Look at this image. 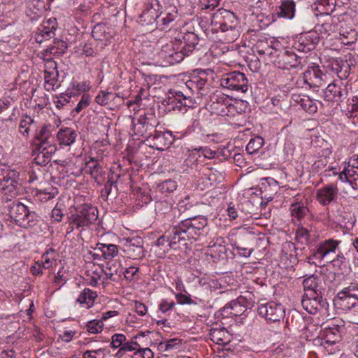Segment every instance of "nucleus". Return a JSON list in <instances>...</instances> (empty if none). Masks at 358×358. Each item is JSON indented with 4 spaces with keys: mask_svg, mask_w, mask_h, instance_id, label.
I'll return each mask as SVG.
<instances>
[{
    "mask_svg": "<svg viewBox=\"0 0 358 358\" xmlns=\"http://www.w3.org/2000/svg\"><path fill=\"white\" fill-rule=\"evenodd\" d=\"M237 24L236 15L228 10L219 9L212 16V31L214 33L219 31L225 33L224 39L229 43L234 42L238 37Z\"/></svg>",
    "mask_w": 358,
    "mask_h": 358,
    "instance_id": "1",
    "label": "nucleus"
},
{
    "mask_svg": "<svg viewBox=\"0 0 358 358\" xmlns=\"http://www.w3.org/2000/svg\"><path fill=\"white\" fill-rule=\"evenodd\" d=\"M98 218V210L91 204L84 203L77 206L75 212L72 213L69 219V233L72 232L74 229H84L89 227Z\"/></svg>",
    "mask_w": 358,
    "mask_h": 358,
    "instance_id": "2",
    "label": "nucleus"
},
{
    "mask_svg": "<svg viewBox=\"0 0 358 358\" xmlns=\"http://www.w3.org/2000/svg\"><path fill=\"white\" fill-rule=\"evenodd\" d=\"M9 215L13 222L24 228L33 227L38 222V215L34 211H30L22 203H13L10 208Z\"/></svg>",
    "mask_w": 358,
    "mask_h": 358,
    "instance_id": "3",
    "label": "nucleus"
},
{
    "mask_svg": "<svg viewBox=\"0 0 358 358\" xmlns=\"http://www.w3.org/2000/svg\"><path fill=\"white\" fill-rule=\"evenodd\" d=\"M158 122L152 113L140 115L138 119H132L133 131L136 136L146 138L147 141L155 131Z\"/></svg>",
    "mask_w": 358,
    "mask_h": 358,
    "instance_id": "4",
    "label": "nucleus"
},
{
    "mask_svg": "<svg viewBox=\"0 0 358 358\" xmlns=\"http://www.w3.org/2000/svg\"><path fill=\"white\" fill-rule=\"evenodd\" d=\"M177 43L171 42L162 45L157 53V62L160 66H167L181 62L185 54L180 51Z\"/></svg>",
    "mask_w": 358,
    "mask_h": 358,
    "instance_id": "5",
    "label": "nucleus"
},
{
    "mask_svg": "<svg viewBox=\"0 0 358 358\" xmlns=\"http://www.w3.org/2000/svg\"><path fill=\"white\" fill-rule=\"evenodd\" d=\"M209 107L212 113L220 116H234L236 113L232 100L224 94L211 96Z\"/></svg>",
    "mask_w": 358,
    "mask_h": 358,
    "instance_id": "6",
    "label": "nucleus"
},
{
    "mask_svg": "<svg viewBox=\"0 0 358 358\" xmlns=\"http://www.w3.org/2000/svg\"><path fill=\"white\" fill-rule=\"evenodd\" d=\"M220 85L229 90L245 93L248 90V80L245 75L240 71H233L222 76Z\"/></svg>",
    "mask_w": 358,
    "mask_h": 358,
    "instance_id": "7",
    "label": "nucleus"
},
{
    "mask_svg": "<svg viewBox=\"0 0 358 358\" xmlns=\"http://www.w3.org/2000/svg\"><path fill=\"white\" fill-rule=\"evenodd\" d=\"M341 243V240L334 238H328L319 242L311 250L312 257L307 258L308 262H310L312 257L320 262L329 258L331 254L336 253Z\"/></svg>",
    "mask_w": 358,
    "mask_h": 358,
    "instance_id": "8",
    "label": "nucleus"
},
{
    "mask_svg": "<svg viewBox=\"0 0 358 358\" xmlns=\"http://www.w3.org/2000/svg\"><path fill=\"white\" fill-rule=\"evenodd\" d=\"M207 223L206 219H185L179 223L180 230L183 232L182 236H185L187 240H196L204 232Z\"/></svg>",
    "mask_w": 358,
    "mask_h": 358,
    "instance_id": "9",
    "label": "nucleus"
},
{
    "mask_svg": "<svg viewBox=\"0 0 358 358\" xmlns=\"http://www.w3.org/2000/svg\"><path fill=\"white\" fill-rule=\"evenodd\" d=\"M160 5L158 0H149L144 5L142 13L139 16V22L143 25L159 24V17L162 15Z\"/></svg>",
    "mask_w": 358,
    "mask_h": 358,
    "instance_id": "10",
    "label": "nucleus"
},
{
    "mask_svg": "<svg viewBox=\"0 0 358 358\" xmlns=\"http://www.w3.org/2000/svg\"><path fill=\"white\" fill-rule=\"evenodd\" d=\"M19 176V173L15 170L8 173L6 178L0 182V192L12 198L17 196L21 188Z\"/></svg>",
    "mask_w": 358,
    "mask_h": 358,
    "instance_id": "11",
    "label": "nucleus"
},
{
    "mask_svg": "<svg viewBox=\"0 0 358 358\" xmlns=\"http://www.w3.org/2000/svg\"><path fill=\"white\" fill-rule=\"evenodd\" d=\"M185 1L189 3V8L187 9L180 7V10H178L177 7L174 5H169L166 8L164 13H162V15L159 17V26L162 27L161 29H164L166 27H168L171 22L178 19L180 15L192 14V6L190 1L185 0Z\"/></svg>",
    "mask_w": 358,
    "mask_h": 358,
    "instance_id": "12",
    "label": "nucleus"
},
{
    "mask_svg": "<svg viewBox=\"0 0 358 358\" xmlns=\"http://www.w3.org/2000/svg\"><path fill=\"white\" fill-rule=\"evenodd\" d=\"M341 339V333L338 326L333 325L324 328L315 340V344L327 348L329 346L336 344Z\"/></svg>",
    "mask_w": 358,
    "mask_h": 358,
    "instance_id": "13",
    "label": "nucleus"
},
{
    "mask_svg": "<svg viewBox=\"0 0 358 358\" xmlns=\"http://www.w3.org/2000/svg\"><path fill=\"white\" fill-rule=\"evenodd\" d=\"M258 313L267 321L275 322L283 317L285 310L280 304L269 302L259 306Z\"/></svg>",
    "mask_w": 358,
    "mask_h": 358,
    "instance_id": "14",
    "label": "nucleus"
},
{
    "mask_svg": "<svg viewBox=\"0 0 358 358\" xmlns=\"http://www.w3.org/2000/svg\"><path fill=\"white\" fill-rule=\"evenodd\" d=\"M275 56L276 57L275 64L282 69L295 68L301 63V57L292 50H283Z\"/></svg>",
    "mask_w": 358,
    "mask_h": 358,
    "instance_id": "15",
    "label": "nucleus"
},
{
    "mask_svg": "<svg viewBox=\"0 0 358 358\" xmlns=\"http://www.w3.org/2000/svg\"><path fill=\"white\" fill-rule=\"evenodd\" d=\"M199 37L194 32L180 34L175 38L176 43L180 47V51H182L185 56H187L195 49L199 43Z\"/></svg>",
    "mask_w": 358,
    "mask_h": 358,
    "instance_id": "16",
    "label": "nucleus"
},
{
    "mask_svg": "<svg viewBox=\"0 0 358 358\" xmlns=\"http://www.w3.org/2000/svg\"><path fill=\"white\" fill-rule=\"evenodd\" d=\"M143 243V239L139 236L127 238L124 244V252L131 259H141L145 255Z\"/></svg>",
    "mask_w": 358,
    "mask_h": 358,
    "instance_id": "17",
    "label": "nucleus"
},
{
    "mask_svg": "<svg viewBox=\"0 0 358 358\" xmlns=\"http://www.w3.org/2000/svg\"><path fill=\"white\" fill-rule=\"evenodd\" d=\"M173 141L172 133L169 131L164 132L156 130L152 136L148 138L149 145L158 150H164L172 144Z\"/></svg>",
    "mask_w": 358,
    "mask_h": 358,
    "instance_id": "18",
    "label": "nucleus"
},
{
    "mask_svg": "<svg viewBox=\"0 0 358 358\" xmlns=\"http://www.w3.org/2000/svg\"><path fill=\"white\" fill-rule=\"evenodd\" d=\"M301 305L304 310L310 314H315L322 310H327L328 303L326 299H324L322 294L317 296L306 297V295L303 296L301 300Z\"/></svg>",
    "mask_w": 358,
    "mask_h": 358,
    "instance_id": "19",
    "label": "nucleus"
},
{
    "mask_svg": "<svg viewBox=\"0 0 358 358\" xmlns=\"http://www.w3.org/2000/svg\"><path fill=\"white\" fill-rule=\"evenodd\" d=\"M61 48L56 46H51L43 52V60L45 61V70L44 73H48L50 72H58L57 64L55 61L50 57L52 55H60L64 52V50L67 48L66 43L64 41L61 42Z\"/></svg>",
    "mask_w": 358,
    "mask_h": 358,
    "instance_id": "20",
    "label": "nucleus"
},
{
    "mask_svg": "<svg viewBox=\"0 0 358 358\" xmlns=\"http://www.w3.org/2000/svg\"><path fill=\"white\" fill-rule=\"evenodd\" d=\"M338 189L336 185H327L317 190V201L322 206H328L336 201L338 197Z\"/></svg>",
    "mask_w": 358,
    "mask_h": 358,
    "instance_id": "21",
    "label": "nucleus"
},
{
    "mask_svg": "<svg viewBox=\"0 0 358 358\" xmlns=\"http://www.w3.org/2000/svg\"><path fill=\"white\" fill-rule=\"evenodd\" d=\"M348 96V90L345 87L331 83L328 85L324 91V98L327 101L331 102H341Z\"/></svg>",
    "mask_w": 358,
    "mask_h": 358,
    "instance_id": "22",
    "label": "nucleus"
},
{
    "mask_svg": "<svg viewBox=\"0 0 358 358\" xmlns=\"http://www.w3.org/2000/svg\"><path fill=\"white\" fill-rule=\"evenodd\" d=\"M37 152L34 157L36 164L45 166L51 161L52 155L56 152V145L36 146Z\"/></svg>",
    "mask_w": 358,
    "mask_h": 358,
    "instance_id": "23",
    "label": "nucleus"
},
{
    "mask_svg": "<svg viewBox=\"0 0 358 358\" xmlns=\"http://www.w3.org/2000/svg\"><path fill=\"white\" fill-rule=\"evenodd\" d=\"M86 168L98 185H101L103 182L105 171L96 159L91 157L86 162Z\"/></svg>",
    "mask_w": 358,
    "mask_h": 358,
    "instance_id": "24",
    "label": "nucleus"
},
{
    "mask_svg": "<svg viewBox=\"0 0 358 358\" xmlns=\"http://www.w3.org/2000/svg\"><path fill=\"white\" fill-rule=\"evenodd\" d=\"M325 76L318 68L313 67L306 70L303 73V80L310 87H320L322 84L323 77Z\"/></svg>",
    "mask_w": 358,
    "mask_h": 358,
    "instance_id": "25",
    "label": "nucleus"
},
{
    "mask_svg": "<svg viewBox=\"0 0 358 358\" xmlns=\"http://www.w3.org/2000/svg\"><path fill=\"white\" fill-rule=\"evenodd\" d=\"M319 279L315 275L306 278L303 282V289L306 297L317 296L322 294L321 288L318 284Z\"/></svg>",
    "mask_w": 358,
    "mask_h": 358,
    "instance_id": "26",
    "label": "nucleus"
},
{
    "mask_svg": "<svg viewBox=\"0 0 358 358\" xmlns=\"http://www.w3.org/2000/svg\"><path fill=\"white\" fill-rule=\"evenodd\" d=\"M209 336L210 340L217 345H225L230 341V334L225 328H213Z\"/></svg>",
    "mask_w": 358,
    "mask_h": 358,
    "instance_id": "27",
    "label": "nucleus"
},
{
    "mask_svg": "<svg viewBox=\"0 0 358 358\" xmlns=\"http://www.w3.org/2000/svg\"><path fill=\"white\" fill-rule=\"evenodd\" d=\"M296 3L293 0H283L280 6L276 7V14L280 17L292 19L295 13Z\"/></svg>",
    "mask_w": 358,
    "mask_h": 358,
    "instance_id": "28",
    "label": "nucleus"
},
{
    "mask_svg": "<svg viewBox=\"0 0 358 358\" xmlns=\"http://www.w3.org/2000/svg\"><path fill=\"white\" fill-rule=\"evenodd\" d=\"M187 85L190 89H194L201 96H206L209 90V85L207 83L206 78L201 76H194L187 82Z\"/></svg>",
    "mask_w": 358,
    "mask_h": 358,
    "instance_id": "29",
    "label": "nucleus"
},
{
    "mask_svg": "<svg viewBox=\"0 0 358 358\" xmlns=\"http://www.w3.org/2000/svg\"><path fill=\"white\" fill-rule=\"evenodd\" d=\"M52 127L50 124L44 125L36 134V138L38 141L36 143V146L55 145L53 143L54 137L52 135Z\"/></svg>",
    "mask_w": 358,
    "mask_h": 358,
    "instance_id": "30",
    "label": "nucleus"
},
{
    "mask_svg": "<svg viewBox=\"0 0 358 358\" xmlns=\"http://www.w3.org/2000/svg\"><path fill=\"white\" fill-rule=\"evenodd\" d=\"M171 246L173 249H177L179 245H187V238L182 236L183 232L180 230V224L173 227L170 231H168Z\"/></svg>",
    "mask_w": 358,
    "mask_h": 358,
    "instance_id": "31",
    "label": "nucleus"
},
{
    "mask_svg": "<svg viewBox=\"0 0 358 358\" xmlns=\"http://www.w3.org/2000/svg\"><path fill=\"white\" fill-rule=\"evenodd\" d=\"M95 250L101 252V257L105 260L112 259L118 255V247L115 244H106L98 243L96 245Z\"/></svg>",
    "mask_w": 358,
    "mask_h": 358,
    "instance_id": "32",
    "label": "nucleus"
},
{
    "mask_svg": "<svg viewBox=\"0 0 358 358\" xmlns=\"http://www.w3.org/2000/svg\"><path fill=\"white\" fill-rule=\"evenodd\" d=\"M301 45H303L302 51L306 52L313 50L320 41L319 34L316 31H310L303 37L300 38Z\"/></svg>",
    "mask_w": 358,
    "mask_h": 358,
    "instance_id": "33",
    "label": "nucleus"
},
{
    "mask_svg": "<svg viewBox=\"0 0 358 358\" xmlns=\"http://www.w3.org/2000/svg\"><path fill=\"white\" fill-rule=\"evenodd\" d=\"M57 136L61 145L69 146L75 142L77 134L75 130L66 127L61 129L58 131Z\"/></svg>",
    "mask_w": 358,
    "mask_h": 358,
    "instance_id": "34",
    "label": "nucleus"
},
{
    "mask_svg": "<svg viewBox=\"0 0 358 358\" xmlns=\"http://www.w3.org/2000/svg\"><path fill=\"white\" fill-rule=\"evenodd\" d=\"M96 296L97 294L96 292H94L90 289L85 288L78 297L77 301L81 305H85V307L89 308L94 305V302Z\"/></svg>",
    "mask_w": 358,
    "mask_h": 358,
    "instance_id": "35",
    "label": "nucleus"
},
{
    "mask_svg": "<svg viewBox=\"0 0 358 358\" xmlns=\"http://www.w3.org/2000/svg\"><path fill=\"white\" fill-rule=\"evenodd\" d=\"M57 252L54 249L48 250L39 261L44 269H48L57 264Z\"/></svg>",
    "mask_w": 358,
    "mask_h": 358,
    "instance_id": "36",
    "label": "nucleus"
},
{
    "mask_svg": "<svg viewBox=\"0 0 358 358\" xmlns=\"http://www.w3.org/2000/svg\"><path fill=\"white\" fill-rule=\"evenodd\" d=\"M296 101L304 110L309 113H315L317 110V101L310 99L308 96H299Z\"/></svg>",
    "mask_w": 358,
    "mask_h": 358,
    "instance_id": "37",
    "label": "nucleus"
},
{
    "mask_svg": "<svg viewBox=\"0 0 358 358\" xmlns=\"http://www.w3.org/2000/svg\"><path fill=\"white\" fill-rule=\"evenodd\" d=\"M155 245L159 249V251H156V252H158L159 257H162L172 248L167 232L159 237Z\"/></svg>",
    "mask_w": 358,
    "mask_h": 358,
    "instance_id": "38",
    "label": "nucleus"
},
{
    "mask_svg": "<svg viewBox=\"0 0 358 358\" xmlns=\"http://www.w3.org/2000/svg\"><path fill=\"white\" fill-rule=\"evenodd\" d=\"M336 302L341 309L347 312L358 304V300H352L351 298L347 297L343 294H337Z\"/></svg>",
    "mask_w": 358,
    "mask_h": 358,
    "instance_id": "39",
    "label": "nucleus"
},
{
    "mask_svg": "<svg viewBox=\"0 0 358 358\" xmlns=\"http://www.w3.org/2000/svg\"><path fill=\"white\" fill-rule=\"evenodd\" d=\"M58 72H49L48 73H45L44 87L47 91L55 90L59 87L60 85L58 81Z\"/></svg>",
    "mask_w": 358,
    "mask_h": 358,
    "instance_id": "40",
    "label": "nucleus"
},
{
    "mask_svg": "<svg viewBox=\"0 0 358 358\" xmlns=\"http://www.w3.org/2000/svg\"><path fill=\"white\" fill-rule=\"evenodd\" d=\"M115 99L120 101L121 97L118 94L104 91H101L96 96V102L101 106H107L110 101H115Z\"/></svg>",
    "mask_w": 358,
    "mask_h": 358,
    "instance_id": "41",
    "label": "nucleus"
},
{
    "mask_svg": "<svg viewBox=\"0 0 358 358\" xmlns=\"http://www.w3.org/2000/svg\"><path fill=\"white\" fill-rule=\"evenodd\" d=\"M344 169L350 180V185L354 189H358V168L352 166V164L349 162Z\"/></svg>",
    "mask_w": 358,
    "mask_h": 358,
    "instance_id": "42",
    "label": "nucleus"
},
{
    "mask_svg": "<svg viewBox=\"0 0 358 358\" xmlns=\"http://www.w3.org/2000/svg\"><path fill=\"white\" fill-rule=\"evenodd\" d=\"M264 144V138L261 136H255L250 139L246 146V151L248 154L252 155L262 148Z\"/></svg>",
    "mask_w": 358,
    "mask_h": 358,
    "instance_id": "43",
    "label": "nucleus"
},
{
    "mask_svg": "<svg viewBox=\"0 0 358 358\" xmlns=\"http://www.w3.org/2000/svg\"><path fill=\"white\" fill-rule=\"evenodd\" d=\"M157 187L162 193L170 194L176 189L177 183L171 179H167L159 183Z\"/></svg>",
    "mask_w": 358,
    "mask_h": 358,
    "instance_id": "44",
    "label": "nucleus"
},
{
    "mask_svg": "<svg viewBox=\"0 0 358 358\" xmlns=\"http://www.w3.org/2000/svg\"><path fill=\"white\" fill-rule=\"evenodd\" d=\"M34 120L26 115L20 122L19 131L23 135L27 136L29 134L31 127L34 124Z\"/></svg>",
    "mask_w": 358,
    "mask_h": 358,
    "instance_id": "45",
    "label": "nucleus"
},
{
    "mask_svg": "<svg viewBox=\"0 0 358 358\" xmlns=\"http://www.w3.org/2000/svg\"><path fill=\"white\" fill-rule=\"evenodd\" d=\"M310 231L305 227H301L296 230L295 239L302 244H307L310 240Z\"/></svg>",
    "mask_w": 358,
    "mask_h": 358,
    "instance_id": "46",
    "label": "nucleus"
},
{
    "mask_svg": "<svg viewBox=\"0 0 358 358\" xmlns=\"http://www.w3.org/2000/svg\"><path fill=\"white\" fill-rule=\"evenodd\" d=\"M290 210L292 215L299 220L303 217L308 211L306 206L299 203L292 204L291 206Z\"/></svg>",
    "mask_w": 358,
    "mask_h": 358,
    "instance_id": "47",
    "label": "nucleus"
},
{
    "mask_svg": "<svg viewBox=\"0 0 358 358\" xmlns=\"http://www.w3.org/2000/svg\"><path fill=\"white\" fill-rule=\"evenodd\" d=\"M104 273L106 279L112 281L116 280V276L117 275L118 268L115 264L108 263L104 268L102 269Z\"/></svg>",
    "mask_w": 358,
    "mask_h": 358,
    "instance_id": "48",
    "label": "nucleus"
},
{
    "mask_svg": "<svg viewBox=\"0 0 358 358\" xmlns=\"http://www.w3.org/2000/svg\"><path fill=\"white\" fill-rule=\"evenodd\" d=\"M38 32L36 34V41L38 43H43L44 41L49 40L55 36V34L51 29L45 30V28H38Z\"/></svg>",
    "mask_w": 358,
    "mask_h": 358,
    "instance_id": "49",
    "label": "nucleus"
},
{
    "mask_svg": "<svg viewBox=\"0 0 358 358\" xmlns=\"http://www.w3.org/2000/svg\"><path fill=\"white\" fill-rule=\"evenodd\" d=\"M103 323L102 320H93L87 322V331L91 334H98L103 330Z\"/></svg>",
    "mask_w": 358,
    "mask_h": 358,
    "instance_id": "50",
    "label": "nucleus"
},
{
    "mask_svg": "<svg viewBox=\"0 0 358 358\" xmlns=\"http://www.w3.org/2000/svg\"><path fill=\"white\" fill-rule=\"evenodd\" d=\"M255 49L259 55H267L271 57H274V54L277 52L276 50H273L263 41H258L255 45Z\"/></svg>",
    "mask_w": 358,
    "mask_h": 358,
    "instance_id": "51",
    "label": "nucleus"
},
{
    "mask_svg": "<svg viewBox=\"0 0 358 358\" xmlns=\"http://www.w3.org/2000/svg\"><path fill=\"white\" fill-rule=\"evenodd\" d=\"M106 29L107 27L103 24L99 23L96 24L92 31V37L97 41L103 40Z\"/></svg>",
    "mask_w": 358,
    "mask_h": 358,
    "instance_id": "52",
    "label": "nucleus"
},
{
    "mask_svg": "<svg viewBox=\"0 0 358 358\" xmlns=\"http://www.w3.org/2000/svg\"><path fill=\"white\" fill-rule=\"evenodd\" d=\"M57 193L56 189L53 187L45 188L43 190H39L37 193V196L41 200L49 201L53 199Z\"/></svg>",
    "mask_w": 358,
    "mask_h": 358,
    "instance_id": "53",
    "label": "nucleus"
},
{
    "mask_svg": "<svg viewBox=\"0 0 358 358\" xmlns=\"http://www.w3.org/2000/svg\"><path fill=\"white\" fill-rule=\"evenodd\" d=\"M160 345L162 348L164 347L165 351L176 350L182 345V340L178 338H171L164 343H161Z\"/></svg>",
    "mask_w": 358,
    "mask_h": 358,
    "instance_id": "54",
    "label": "nucleus"
},
{
    "mask_svg": "<svg viewBox=\"0 0 358 358\" xmlns=\"http://www.w3.org/2000/svg\"><path fill=\"white\" fill-rule=\"evenodd\" d=\"M338 294H343L345 296L351 298L352 300H358V287L355 285H350L344 287Z\"/></svg>",
    "mask_w": 358,
    "mask_h": 358,
    "instance_id": "55",
    "label": "nucleus"
},
{
    "mask_svg": "<svg viewBox=\"0 0 358 358\" xmlns=\"http://www.w3.org/2000/svg\"><path fill=\"white\" fill-rule=\"evenodd\" d=\"M76 93H73L72 92L67 91L66 94H61L60 96L58 97L57 101H55L56 106L58 108H61L64 105L70 102V99L73 96H76Z\"/></svg>",
    "mask_w": 358,
    "mask_h": 358,
    "instance_id": "56",
    "label": "nucleus"
},
{
    "mask_svg": "<svg viewBox=\"0 0 358 358\" xmlns=\"http://www.w3.org/2000/svg\"><path fill=\"white\" fill-rule=\"evenodd\" d=\"M110 347L113 348H121L126 341V336L122 334H115L111 338Z\"/></svg>",
    "mask_w": 358,
    "mask_h": 358,
    "instance_id": "57",
    "label": "nucleus"
},
{
    "mask_svg": "<svg viewBox=\"0 0 358 358\" xmlns=\"http://www.w3.org/2000/svg\"><path fill=\"white\" fill-rule=\"evenodd\" d=\"M220 4V0H199V6L201 10H213Z\"/></svg>",
    "mask_w": 358,
    "mask_h": 358,
    "instance_id": "58",
    "label": "nucleus"
},
{
    "mask_svg": "<svg viewBox=\"0 0 358 358\" xmlns=\"http://www.w3.org/2000/svg\"><path fill=\"white\" fill-rule=\"evenodd\" d=\"M91 101V96L88 94H83L82 98L79 103L77 104V106L75 108L74 110L76 113H79L83 108L87 107Z\"/></svg>",
    "mask_w": 358,
    "mask_h": 358,
    "instance_id": "59",
    "label": "nucleus"
},
{
    "mask_svg": "<svg viewBox=\"0 0 358 358\" xmlns=\"http://www.w3.org/2000/svg\"><path fill=\"white\" fill-rule=\"evenodd\" d=\"M346 319L350 323L358 324V304L357 306L346 312Z\"/></svg>",
    "mask_w": 358,
    "mask_h": 358,
    "instance_id": "60",
    "label": "nucleus"
},
{
    "mask_svg": "<svg viewBox=\"0 0 358 358\" xmlns=\"http://www.w3.org/2000/svg\"><path fill=\"white\" fill-rule=\"evenodd\" d=\"M177 303L181 305H196V303L192 300L189 296H187L181 292L176 294Z\"/></svg>",
    "mask_w": 358,
    "mask_h": 358,
    "instance_id": "61",
    "label": "nucleus"
},
{
    "mask_svg": "<svg viewBox=\"0 0 358 358\" xmlns=\"http://www.w3.org/2000/svg\"><path fill=\"white\" fill-rule=\"evenodd\" d=\"M138 268L134 266H130L127 268L124 271V278L129 281H131L134 279L135 275L138 272Z\"/></svg>",
    "mask_w": 358,
    "mask_h": 358,
    "instance_id": "62",
    "label": "nucleus"
},
{
    "mask_svg": "<svg viewBox=\"0 0 358 358\" xmlns=\"http://www.w3.org/2000/svg\"><path fill=\"white\" fill-rule=\"evenodd\" d=\"M105 349L99 348L97 350H87L83 354V358H98L96 355H103L102 358H105Z\"/></svg>",
    "mask_w": 358,
    "mask_h": 358,
    "instance_id": "63",
    "label": "nucleus"
},
{
    "mask_svg": "<svg viewBox=\"0 0 358 358\" xmlns=\"http://www.w3.org/2000/svg\"><path fill=\"white\" fill-rule=\"evenodd\" d=\"M135 355H141V358H153L154 353L152 351L148 348H138L137 351L135 352Z\"/></svg>",
    "mask_w": 358,
    "mask_h": 358,
    "instance_id": "64",
    "label": "nucleus"
}]
</instances>
